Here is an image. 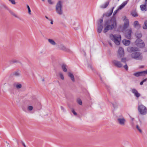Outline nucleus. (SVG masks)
Here are the masks:
<instances>
[{"mask_svg": "<svg viewBox=\"0 0 147 147\" xmlns=\"http://www.w3.org/2000/svg\"><path fill=\"white\" fill-rule=\"evenodd\" d=\"M116 25V20L114 17H112L111 20H107L105 22L104 26H106L104 28V32L106 33L109 30H112Z\"/></svg>", "mask_w": 147, "mask_h": 147, "instance_id": "obj_1", "label": "nucleus"}, {"mask_svg": "<svg viewBox=\"0 0 147 147\" xmlns=\"http://www.w3.org/2000/svg\"><path fill=\"white\" fill-rule=\"evenodd\" d=\"M121 37L120 35L118 34L113 35L111 34L110 35V38L117 45L120 44L121 40Z\"/></svg>", "mask_w": 147, "mask_h": 147, "instance_id": "obj_2", "label": "nucleus"}, {"mask_svg": "<svg viewBox=\"0 0 147 147\" xmlns=\"http://www.w3.org/2000/svg\"><path fill=\"white\" fill-rule=\"evenodd\" d=\"M56 11L59 15H62L63 14L62 2L61 1H59L56 5Z\"/></svg>", "mask_w": 147, "mask_h": 147, "instance_id": "obj_3", "label": "nucleus"}, {"mask_svg": "<svg viewBox=\"0 0 147 147\" xmlns=\"http://www.w3.org/2000/svg\"><path fill=\"white\" fill-rule=\"evenodd\" d=\"M138 109L140 114L141 115H144L147 113V110L146 108L141 104H138Z\"/></svg>", "mask_w": 147, "mask_h": 147, "instance_id": "obj_4", "label": "nucleus"}, {"mask_svg": "<svg viewBox=\"0 0 147 147\" xmlns=\"http://www.w3.org/2000/svg\"><path fill=\"white\" fill-rule=\"evenodd\" d=\"M131 57L136 60H141L143 58L142 53L138 51L132 53L131 55Z\"/></svg>", "mask_w": 147, "mask_h": 147, "instance_id": "obj_5", "label": "nucleus"}, {"mask_svg": "<svg viewBox=\"0 0 147 147\" xmlns=\"http://www.w3.org/2000/svg\"><path fill=\"white\" fill-rule=\"evenodd\" d=\"M117 121L118 123L122 126L124 125L126 122V119L122 115L117 116Z\"/></svg>", "mask_w": 147, "mask_h": 147, "instance_id": "obj_6", "label": "nucleus"}, {"mask_svg": "<svg viewBox=\"0 0 147 147\" xmlns=\"http://www.w3.org/2000/svg\"><path fill=\"white\" fill-rule=\"evenodd\" d=\"M135 44L138 47L141 48H142L145 46L144 43L140 38H138L136 39Z\"/></svg>", "mask_w": 147, "mask_h": 147, "instance_id": "obj_7", "label": "nucleus"}, {"mask_svg": "<svg viewBox=\"0 0 147 147\" xmlns=\"http://www.w3.org/2000/svg\"><path fill=\"white\" fill-rule=\"evenodd\" d=\"M132 93L134 94V96L136 98L138 99L141 96V94L135 88H132L131 90Z\"/></svg>", "mask_w": 147, "mask_h": 147, "instance_id": "obj_8", "label": "nucleus"}, {"mask_svg": "<svg viewBox=\"0 0 147 147\" xmlns=\"http://www.w3.org/2000/svg\"><path fill=\"white\" fill-rule=\"evenodd\" d=\"M113 63L115 66L118 68H121L122 67L123 65L121 62L117 60H114L113 61Z\"/></svg>", "mask_w": 147, "mask_h": 147, "instance_id": "obj_9", "label": "nucleus"}, {"mask_svg": "<svg viewBox=\"0 0 147 147\" xmlns=\"http://www.w3.org/2000/svg\"><path fill=\"white\" fill-rule=\"evenodd\" d=\"M127 51L129 53H134L139 51L138 49L135 47H128L127 48Z\"/></svg>", "mask_w": 147, "mask_h": 147, "instance_id": "obj_10", "label": "nucleus"}, {"mask_svg": "<svg viewBox=\"0 0 147 147\" xmlns=\"http://www.w3.org/2000/svg\"><path fill=\"white\" fill-rule=\"evenodd\" d=\"M132 30L131 29H129L128 31V32L125 34L126 37L128 39H130L131 38V33Z\"/></svg>", "mask_w": 147, "mask_h": 147, "instance_id": "obj_11", "label": "nucleus"}, {"mask_svg": "<svg viewBox=\"0 0 147 147\" xmlns=\"http://www.w3.org/2000/svg\"><path fill=\"white\" fill-rule=\"evenodd\" d=\"M118 54L120 57L123 56L124 54L123 49L122 47H119L118 50Z\"/></svg>", "mask_w": 147, "mask_h": 147, "instance_id": "obj_12", "label": "nucleus"}, {"mask_svg": "<svg viewBox=\"0 0 147 147\" xmlns=\"http://www.w3.org/2000/svg\"><path fill=\"white\" fill-rule=\"evenodd\" d=\"M59 49L65 51H68L69 49L66 48L63 45H60L59 46Z\"/></svg>", "mask_w": 147, "mask_h": 147, "instance_id": "obj_13", "label": "nucleus"}, {"mask_svg": "<svg viewBox=\"0 0 147 147\" xmlns=\"http://www.w3.org/2000/svg\"><path fill=\"white\" fill-rule=\"evenodd\" d=\"M13 86L16 87L17 89L21 88L22 87L21 84L18 82H14L13 84Z\"/></svg>", "mask_w": 147, "mask_h": 147, "instance_id": "obj_14", "label": "nucleus"}, {"mask_svg": "<svg viewBox=\"0 0 147 147\" xmlns=\"http://www.w3.org/2000/svg\"><path fill=\"white\" fill-rule=\"evenodd\" d=\"M133 75L134 76L137 77L144 76L143 71L136 72L135 73H134Z\"/></svg>", "mask_w": 147, "mask_h": 147, "instance_id": "obj_15", "label": "nucleus"}, {"mask_svg": "<svg viewBox=\"0 0 147 147\" xmlns=\"http://www.w3.org/2000/svg\"><path fill=\"white\" fill-rule=\"evenodd\" d=\"M134 27L136 28L137 29H139L140 27V25L138 21H135L134 23Z\"/></svg>", "mask_w": 147, "mask_h": 147, "instance_id": "obj_16", "label": "nucleus"}, {"mask_svg": "<svg viewBox=\"0 0 147 147\" xmlns=\"http://www.w3.org/2000/svg\"><path fill=\"white\" fill-rule=\"evenodd\" d=\"M127 3V1H125L117 9L119 10H121L126 5Z\"/></svg>", "mask_w": 147, "mask_h": 147, "instance_id": "obj_17", "label": "nucleus"}, {"mask_svg": "<svg viewBox=\"0 0 147 147\" xmlns=\"http://www.w3.org/2000/svg\"><path fill=\"white\" fill-rule=\"evenodd\" d=\"M127 3V1H125L117 9L119 10H121L126 5Z\"/></svg>", "mask_w": 147, "mask_h": 147, "instance_id": "obj_18", "label": "nucleus"}, {"mask_svg": "<svg viewBox=\"0 0 147 147\" xmlns=\"http://www.w3.org/2000/svg\"><path fill=\"white\" fill-rule=\"evenodd\" d=\"M127 3V1H125L117 9L119 10H121L126 5Z\"/></svg>", "mask_w": 147, "mask_h": 147, "instance_id": "obj_19", "label": "nucleus"}, {"mask_svg": "<svg viewBox=\"0 0 147 147\" xmlns=\"http://www.w3.org/2000/svg\"><path fill=\"white\" fill-rule=\"evenodd\" d=\"M127 3V1H125L117 9L119 10H121L126 5Z\"/></svg>", "mask_w": 147, "mask_h": 147, "instance_id": "obj_20", "label": "nucleus"}, {"mask_svg": "<svg viewBox=\"0 0 147 147\" xmlns=\"http://www.w3.org/2000/svg\"><path fill=\"white\" fill-rule=\"evenodd\" d=\"M103 28L102 25V24H98V26L97 29V32L99 33L101 32L102 29Z\"/></svg>", "mask_w": 147, "mask_h": 147, "instance_id": "obj_21", "label": "nucleus"}, {"mask_svg": "<svg viewBox=\"0 0 147 147\" xmlns=\"http://www.w3.org/2000/svg\"><path fill=\"white\" fill-rule=\"evenodd\" d=\"M140 8L141 10L142 11L146 10V3L144 5H140Z\"/></svg>", "mask_w": 147, "mask_h": 147, "instance_id": "obj_22", "label": "nucleus"}, {"mask_svg": "<svg viewBox=\"0 0 147 147\" xmlns=\"http://www.w3.org/2000/svg\"><path fill=\"white\" fill-rule=\"evenodd\" d=\"M122 42L124 45L127 46L129 44L130 41L129 40L124 39L123 40Z\"/></svg>", "mask_w": 147, "mask_h": 147, "instance_id": "obj_23", "label": "nucleus"}, {"mask_svg": "<svg viewBox=\"0 0 147 147\" xmlns=\"http://www.w3.org/2000/svg\"><path fill=\"white\" fill-rule=\"evenodd\" d=\"M129 21L128 20H125V22L124 23L123 27L124 28H127L129 26Z\"/></svg>", "mask_w": 147, "mask_h": 147, "instance_id": "obj_24", "label": "nucleus"}, {"mask_svg": "<svg viewBox=\"0 0 147 147\" xmlns=\"http://www.w3.org/2000/svg\"><path fill=\"white\" fill-rule=\"evenodd\" d=\"M68 76L70 78L71 80L73 82L75 81V79L74 76L73 74L70 72H69L68 73Z\"/></svg>", "mask_w": 147, "mask_h": 147, "instance_id": "obj_25", "label": "nucleus"}, {"mask_svg": "<svg viewBox=\"0 0 147 147\" xmlns=\"http://www.w3.org/2000/svg\"><path fill=\"white\" fill-rule=\"evenodd\" d=\"M49 42L51 45H55L56 44V42L55 41L52 39H48Z\"/></svg>", "mask_w": 147, "mask_h": 147, "instance_id": "obj_26", "label": "nucleus"}, {"mask_svg": "<svg viewBox=\"0 0 147 147\" xmlns=\"http://www.w3.org/2000/svg\"><path fill=\"white\" fill-rule=\"evenodd\" d=\"M109 3V2L108 1L105 2L104 4L101 6V7L102 8H106L108 5Z\"/></svg>", "mask_w": 147, "mask_h": 147, "instance_id": "obj_27", "label": "nucleus"}, {"mask_svg": "<svg viewBox=\"0 0 147 147\" xmlns=\"http://www.w3.org/2000/svg\"><path fill=\"white\" fill-rule=\"evenodd\" d=\"M67 65L65 64H63L61 65V68L64 72L67 71Z\"/></svg>", "mask_w": 147, "mask_h": 147, "instance_id": "obj_28", "label": "nucleus"}, {"mask_svg": "<svg viewBox=\"0 0 147 147\" xmlns=\"http://www.w3.org/2000/svg\"><path fill=\"white\" fill-rule=\"evenodd\" d=\"M131 15L134 17H136L138 16V15L136 11H133L131 12Z\"/></svg>", "mask_w": 147, "mask_h": 147, "instance_id": "obj_29", "label": "nucleus"}, {"mask_svg": "<svg viewBox=\"0 0 147 147\" xmlns=\"http://www.w3.org/2000/svg\"><path fill=\"white\" fill-rule=\"evenodd\" d=\"M13 75L16 76L18 77L20 76V73L19 71H15L13 73Z\"/></svg>", "mask_w": 147, "mask_h": 147, "instance_id": "obj_30", "label": "nucleus"}, {"mask_svg": "<svg viewBox=\"0 0 147 147\" xmlns=\"http://www.w3.org/2000/svg\"><path fill=\"white\" fill-rule=\"evenodd\" d=\"M112 12L111 13L109 11V13H104L103 14V16H106V17H108L111 16L112 14Z\"/></svg>", "mask_w": 147, "mask_h": 147, "instance_id": "obj_31", "label": "nucleus"}, {"mask_svg": "<svg viewBox=\"0 0 147 147\" xmlns=\"http://www.w3.org/2000/svg\"><path fill=\"white\" fill-rule=\"evenodd\" d=\"M144 23L145 25L143 26V28L146 29H147V21H145Z\"/></svg>", "mask_w": 147, "mask_h": 147, "instance_id": "obj_32", "label": "nucleus"}, {"mask_svg": "<svg viewBox=\"0 0 147 147\" xmlns=\"http://www.w3.org/2000/svg\"><path fill=\"white\" fill-rule=\"evenodd\" d=\"M59 76L61 78L62 80H63L64 79V77L63 74L61 73H59Z\"/></svg>", "mask_w": 147, "mask_h": 147, "instance_id": "obj_33", "label": "nucleus"}, {"mask_svg": "<svg viewBox=\"0 0 147 147\" xmlns=\"http://www.w3.org/2000/svg\"><path fill=\"white\" fill-rule=\"evenodd\" d=\"M18 61L16 59H13L10 61V62L11 63H13L18 62Z\"/></svg>", "mask_w": 147, "mask_h": 147, "instance_id": "obj_34", "label": "nucleus"}, {"mask_svg": "<svg viewBox=\"0 0 147 147\" xmlns=\"http://www.w3.org/2000/svg\"><path fill=\"white\" fill-rule=\"evenodd\" d=\"M78 103L80 105H82V102L81 100L80 99L78 98L77 99V100Z\"/></svg>", "mask_w": 147, "mask_h": 147, "instance_id": "obj_35", "label": "nucleus"}, {"mask_svg": "<svg viewBox=\"0 0 147 147\" xmlns=\"http://www.w3.org/2000/svg\"><path fill=\"white\" fill-rule=\"evenodd\" d=\"M121 62L126 63L127 61V59L126 58H122L121 59Z\"/></svg>", "mask_w": 147, "mask_h": 147, "instance_id": "obj_36", "label": "nucleus"}, {"mask_svg": "<svg viewBox=\"0 0 147 147\" xmlns=\"http://www.w3.org/2000/svg\"><path fill=\"white\" fill-rule=\"evenodd\" d=\"M27 8L28 9V13L30 15L31 14V11L30 8L29 6L28 5H27Z\"/></svg>", "mask_w": 147, "mask_h": 147, "instance_id": "obj_37", "label": "nucleus"}, {"mask_svg": "<svg viewBox=\"0 0 147 147\" xmlns=\"http://www.w3.org/2000/svg\"><path fill=\"white\" fill-rule=\"evenodd\" d=\"M137 37L138 38H140L142 36V34L141 33H138L136 34Z\"/></svg>", "mask_w": 147, "mask_h": 147, "instance_id": "obj_38", "label": "nucleus"}, {"mask_svg": "<svg viewBox=\"0 0 147 147\" xmlns=\"http://www.w3.org/2000/svg\"><path fill=\"white\" fill-rule=\"evenodd\" d=\"M33 109V107L32 106H30L28 107L27 109L29 111H32Z\"/></svg>", "mask_w": 147, "mask_h": 147, "instance_id": "obj_39", "label": "nucleus"}, {"mask_svg": "<svg viewBox=\"0 0 147 147\" xmlns=\"http://www.w3.org/2000/svg\"><path fill=\"white\" fill-rule=\"evenodd\" d=\"M147 80V79L146 78L145 79H144V80H143L142 81H141V82H140V85H142L143 84V83L146 82Z\"/></svg>", "mask_w": 147, "mask_h": 147, "instance_id": "obj_40", "label": "nucleus"}, {"mask_svg": "<svg viewBox=\"0 0 147 147\" xmlns=\"http://www.w3.org/2000/svg\"><path fill=\"white\" fill-rule=\"evenodd\" d=\"M9 1L13 5H15L16 3L14 0H9Z\"/></svg>", "mask_w": 147, "mask_h": 147, "instance_id": "obj_41", "label": "nucleus"}, {"mask_svg": "<svg viewBox=\"0 0 147 147\" xmlns=\"http://www.w3.org/2000/svg\"><path fill=\"white\" fill-rule=\"evenodd\" d=\"M136 128L139 131L140 133H141L142 132V130L137 125L136 126Z\"/></svg>", "mask_w": 147, "mask_h": 147, "instance_id": "obj_42", "label": "nucleus"}, {"mask_svg": "<svg viewBox=\"0 0 147 147\" xmlns=\"http://www.w3.org/2000/svg\"><path fill=\"white\" fill-rule=\"evenodd\" d=\"M103 20L102 19H100L99 20V23L98 24H102V23L103 22Z\"/></svg>", "mask_w": 147, "mask_h": 147, "instance_id": "obj_43", "label": "nucleus"}, {"mask_svg": "<svg viewBox=\"0 0 147 147\" xmlns=\"http://www.w3.org/2000/svg\"><path fill=\"white\" fill-rule=\"evenodd\" d=\"M119 10L117 9V10L114 11L113 13V15L115 16L117 13V12Z\"/></svg>", "mask_w": 147, "mask_h": 147, "instance_id": "obj_44", "label": "nucleus"}, {"mask_svg": "<svg viewBox=\"0 0 147 147\" xmlns=\"http://www.w3.org/2000/svg\"><path fill=\"white\" fill-rule=\"evenodd\" d=\"M21 143L24 146V147H27L25 144L22 141H21Z\"/></svg>", "mask_w": 147, "mask_h": 147, "instance_id": "obj_45", "label": "nucleus"}, {"mask_svg": "<svg viewBox=\"0 0 147 147\" xmlns=\"http://www.w3.org/2000/svg\"><path fill=\"white\" fill-rule=\"evenodd\" d=\"M144 76L147 74V69L145 71H143Z\"/></svg>", "mask_w": 147, "mask_h": 147, "instance_id": "obj_46", "label": "nucleus"}, {"mask_svg": "<svg viewBox=\"0 0 147 147\" xmlns=\"http://www.w3.org/2000/svg\"><path fill=\"white\" fill-rule=\"evenodd\" d=\"M9 91L10 92L11 94H14V90L13 89H9Z\"/></svg>", "mask_w": 147, "mask_h": 147, "instance_id": "obj_47", "label": "nucleus"}, {"mask_svg": "<svg viewBox=\"0 0 147 147\" xmlns=\"http://www.w3.org/2000/svg\"><path fill=\"white\" fill-rule=\"evenodd\" d=\"M124 68L126 70H127L128 69V66L126 64L124 66Z\"/></svg>", "mask_w": 147, "mask_h": 147, "instance_id": "obj_48", "label": "nucleus"}, {"mask_svg": "<svg viewBox=\"0 0 147 147\" xmlns=\"http://www.w3.org/2000/svg\"><path fill=\"white\" fill-rule=\"evenodd\" d=\"M131 125L132 127H134L135 125L134 124V123L133 121H131Z\"/></svg>", "mask_w": 147, "mask_h": 147, "instance_id": "obj_49", "label": "nucleus"}, {"mask_svg": "<svg viewBox=\"0 0 147 147\" xmlns=\"http://www.w3.org/2000/svg\"><path fill=\"white\" fill-rule=\"evenodd\" d=\"M72 112L74 115H77V113L74 111V110L73 109L72 110Z\"/></svg>", "mask_w": 147, "mask_h": 147, "instance_id": "obj_50", "label": "nucleus"}, {"mask_svg": "<svg viewBox=\"0 0 147 147\" xmlns=\"http://www.w3.org/2000/svg\"><path fill=\"white\" fill-rule=\"evenodd\" d=\"M61 109L63 111V112H65V110L64 109V108L62 107V106H61Z\"/></svg>", "mask_w": 147, "mask_h": 147, "instance_id": "obj_51", "label": "nucleus"}, {"mask_svg": "<svg viewBox=\"0 0 147 147\" xmlns=\"http://www.w3.org/2000/svg\"><path fill=\"white\" fill-rule=\"evenodd\" d=\"M48 3L51 4H53V2L52 1V0H48Z\"/></svg>", "mask_w": 147, "mask_h": 147, "instance_id": "obj_52", "label": "nucleus"}, {"mask_svg": "<svg viewBox=\"0 0 147 147\" xmlns=\"http://www.w3.org/2000/svg\"><path fill=\"white\" fill-rule=\"evenodd\" d=\"M114 7H113L112 9L110 10V11L111 13L112 12V13L113 12V10L114 9Z\"/></svg>", "mask_w": 147, "mask_h": 147, "instance_id": "obj_53", "label": "nucleus"}, {"mask_svg": "<svg viewBox=\"0 0 147 147\" xmlns=\"http://www.w3.org/2000/svg\"><path fill=\"white\" fill-rule=\"evenodd\" d=\"M88 67L92 69V67L91 65H88Z\"/></svg>", "mask_w": 147, "mask_h": 147, "instance_id": "obj_54", "label": "nucleus"}, {"mask_svg": "<svg viewBox=\"0 0 147 147\" xmlns=\"http://www.w3.org/2000/svg\"><path fill=\"white\" fill-rule=\"evenodd\" d=\"M51 24H53V21L52 20H51Z\"/></svg>", "mask_w": 147, "mask_h": 147, "instance_id": "obj_55", "label": "nucleus"}, {"mask_svg": "<svg viewBox=\"0 0 147 147\" xmlns=\"http://www.w3.org/2000/svg\"><path fill=\"white\" fill-rule=\"evenodd\" d=\"M13 16H14L15 17H16V18H18V16L16 15L15 13L14 14Z\"/></svg>", "mask_w": 147, "mask_h": 147, "instance_id": "obj_56", "label": "nucleus"}, {"mask_svg": "<svg viewBox=\"0 0 147 147\" xmlns=\"http://www.w3.org/2000/svg\"><path fill=\"white\" fill-rule=\"evenodd\" d=\"M9 12L10 13L12 14L13 13V11H9Z\"/></svg>", "mask_w": 147, "mask_h": 147, "instance_id": "obj_57", "label": "nucleus"}, {"mask_svg": "<svg viewBox=\"0 0 147 147\" xmlns=\"http://www.w3.org/2000/svg\"><path fill=\"white\" fill-rule=\"evenodd\" d=\"M109 45H110V46H112L111 43L110 42H109Z\"/></svg>", "mask_w": 147, "mask_h": 147, "instance_id": "obj_58", "label": "nucleus"}, {"mask_svg": "<svg viewBox=\"0 0 147 147\" xmlns=\"http://www.w3.org/2000/svg\"><path fill=\"white\" fill-rule=\"evenodd\" d=\"M134 120V118H131V121H133Z\"/></svg>", "mask_w": 147, "mask_h": 147, "instance_id": "obj_59", "label": "nucleus"}, {"mask_svg": "<svg viewBox=\"0 0 147 147\" xmlns=\"http://www.w3.org/2000/svg\"><path fill=\"white\" fill-rule=\"evenodd\" d=\"M45 18H46V19H47L49 20V18H48V17L47 16H45Z\"/></svg>", "mask_w": 147, "mask_h": 147, "instance_id": "obj_60", "label": "nucleus"}, {"mask_svg": "<svg viewBox=\"0 0 147 147\" xmlns=\"http://www.w3.org/2000/svg\"><path fill=\"white\" fill-rule=\"evenodd\" d=\"M14 13H13L12 14V15H13V16Z\"/></svg>", "mask_w": 147, "mask_h": 147, "instance_id": "obj_61", "label": "nucleus"}, {"mask_svg": "<svg viewBox=\"0 0 147 147\" xmlns=\"http://www.w3.org/2000/svg\"><path fill=\"white\" fill-rule=\"evenodd\" d=\"M84 54H85V55H86V53L84 52Z\"/></svg>", "mask_w": 147, "mask_h": 147, "instance_id": "obj_62", "label": "nucleus"}, {"mask_svg": "<svg viewBox=\"0 0 147 147\" xmlns=\"http://www.w3.org/2000/svg\"><path fill=\"white\" fill-rule=\"evenodd\" d=\"M143 67V66H142V67H141V68H142Z\"/></svg>", "mask_w": 147, "mask_h": 147, "instance_id": "obj_63", "label": "nucleus"}, {"mask_svg": "<svg viewBox=\"0 0 147 147\" xmlns=\"http://www.w3.org/2000/svg\"><path fill=\"white\" fill-rule=\"evenodd\" d=\"M145 1L146 2H147V0H145Z\"/></svg>", "mask_w": 147, "mask_h": 147, "instance_id": "obj_64", "label": "nucleus"}]
</instances>
